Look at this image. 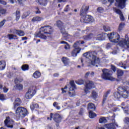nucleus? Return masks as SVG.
Here are the masks:
<instances>
[{
  "instance_id": "nucleus-1",
  "label": "nucleus",
  "mask_w": 129,
  "mask_h": 129,
  "mask_svg": "<svg viewBox=\"0 0 129 129\" xmlns=\"http://www.w3.org/2000/svg\"><path fill=\"white\" fill-rule=\"evenodd\" d=\"M52 29L50 26H44L41 27L39 32L37 34L38 37L47 40V39H51L52 35Z\"/></svg>"
},
{
  "instance_id": "nucleus-2",
  "label": "nucleus",
  "mask_w": 129,
  "mask_h": 129,
  "mask_svg": "<svg viewBox=\"0 0 129 129\" xmlns=\"http://www.w3.org/2000/svg\"><path fill=\"white\" fill-rule=\"evenodd\" d=\"M83 56L87 58V63H89L90 65L95 66V64L100 63V59L96 58V52L94 51L86 52L83 54Z\"/></svg>"
},
{
  "instance_id": "nucleus-3",
  "label": "nucleus",
  "mask_w": 129,
  "mask_h": 129,
  "mask_svg": "<svg viewBox=\"0 0 129 129\" xmlns=\"http://www.w3.org/2000/svg\"><path fill=\"white\" fill-rule=\"evenodd\" d=\"M106 36L109 38V40L110 42H112V43H118V45L120 47H121L120 43H121L122 40H126L128 38L127 36H125V38H120V36L116 32H113L110 34H106Z\"/></svg>"
},
{
  "instance_id": "nucleus-4",
  "label": "nucleus",
  "mask_w": 129,
  "mask_h": 129,
  "mask_svg": "<svg viewBox=\"0 0 129 129\" xmlns=\"http://www.w3.org/2000/svg\"><path fill=\"white\" fill-rule=\"evenodd\" d=\"M28 114V110L23 107H18L16 110V118H23Z\"/></svg>"
},
{
  "instance_id": "nucleus-5",
  "label": "nucleus",
  "mask_w": 129,
  "mask_h": 129,
  "mask_svg": "<svg viewBox=\"0 0 129 129\" xmlns=\"http://www.w3.org/2000/svg\"><path fill=\"white\" fill-rule=\"evenodd\" d=\"M105 37H106V33H102L96 34L95 35L93 34H90L89 35L85 36L84 37V40H90L91 38H95L96 40L98 41H101L102 40H104L105 39Z\"/></svg>"
},
{
  "instance_id": "nucleus-6",
  "label": "nucleus",
  "mask_w": 129,
  "mask_h": 129,
  "mask_svg": "<svg viewBox=\"0 0 129 129\" xmlns=\"http://www.w3.org/2000/svg\"><path fill=\"white\" fill-rule=\"evenodd\" d=\"M83 44H84V41H79L74 44L73 47L75 49L72 52V56H73V57H76V56H77V54H79V53H80L81 48L79 47V46L80 45H83Z\"/></svg>"
},
{
  "instance_id": "nucleus-7",
  "label": "nucleus",
  "mask_w": 129,
  "mask_h": 129,
  "mask_svg": "<svg viewBox=\"0 0 129 129\" xmlns=\"http://www.w3.org/2000/svg\"><path fill=\"white\" fill-rule=\"evenodd\" d=\"M103 74L102 75V78L104 80H111V81L114 80L111 76L112 75V72L109 70L104 69L102 70Z\"/></svg>"
},
{
  "instance_id": "nucleus-8",
  "label": "nucleus",
  "mask_w": 129,
  "mask_h": 129,
  "mask_svg": "<svg viewBox=\"0 0 129 129\" xmlns=\"http://www.w3.org/2000/svg\"><path fill=\"white\" fill-rule=\"evenodd\" d=\"M127 0H115V6L119 9H124L125 8V4ZM115 0H108L110 3V5H112L114 3Z\"/></svg>"
},
{
  "instance_id": "nucleus-9",
  "label": "nucleus",
  "mask_w": 129,
  "mask_h": 129,
  "mask_svg": "<svg viewBox=\"0 0 129 129\" xmlns=\"http://www.w3.org/2000/svg\"><path fill=\"white\" fill-rule=\"evenodd\" d=\"M71 87L70 88V91L69 92V94L71 97H74L75 95H76V93H75V89H76V85H75V83H74V81H71L70 82Z\"/></svg>"
},
{
  "instance_id": "nucleus-10",
  "label": "nucleus",
  "mask_w": 129,
  "mask_h": 129,
  "mask_svg": "<svg viewBox=\"0 0 129 129\" xmlns=\"http://www.w3.org/2000/svg\"><path fill=\"white\" fill-rule=\"evenodd\" d=\"M81 23H93L94 18L92 16L89 15L82 16L81 18Z\"/></svg>"
},
{
  "instance_id": "nucleus-11",
  "label": "nucleus",
  "mask_w": 129,
  "mask_h": 129,
  "mask_svg": "<svg viewBox=\"0 0 129 129\" xmlns=\"http://www.w3.org/2000/svg\"><path fill=\"white\" fill-rule=\"evenodd\" d=\"M92 88H94V84H93L92 81H86L84 89L85 93H89V90H90V89H92Z\"/></svg>"
},
{
  "instance_id": "nucleus-12",
  "label": "nucleus",
  "mask_w": 129,
  "mask_h": 129,
  "mask_svg": "<svg viewBox=\"0 0 129 129\" xmlns=\"http://www.w3.org/2000/svg\"><path fill=\"white\" fill-rule=\"evenodd\" d=\"M119 91L120 92H123L122 95V97L123 98H127L129 94V88L128 87H124L123 88L121 87H119Z\"/></svg>"
},
{
  "instance_id": "nucleus-13",
  "label": "nucleus",
  "mask_w": 129,
  "mask_h": 129,
  "mask_svg": "<svg viewBox=\"0 0 129 129\" xmlns=\"http://www.w3.org/2000/svg\"><path fill=\"white\" fill-rule=\"evenodd\" d=\"M35 93H36L35 88H30L25 95V97L27 99H31L35 95Z\"/></svg>"
},
{
  "instance_id": "nucleus-14",
  "label": "nucleus",
  "mask_w": 129,
  "mask_h": 129,
  "mask_svg": "<svg viewBox=\"0 0 129 129\" xmlns=\"http://www.w3.org/2000/svg\"><path fill=\"white\" fill-rule=\"evenodd\" d=\"M121 48L123 49H129V38H126V39H123L120 43Z\"/></svg>"
},
{
  "instance_id": "nucleus-15",
  "label": "nucleus",
  "mask_w": 129,
  "mask_h": 129,
  "mask_svg": "<svg viewBox=\"0 0 129 129\" xmlns=\"http://www.w3.org/2000/svg\"><path fill=\"white\" fill-rule=\"evenodd\" d=\"M113 10L115 13H116L117 15H119V19L121 22H124L125 21V18H124V16L120 10L116 8H113Z\"/></svg>"
},
{
  "instance_id": "nucleus-16",
  "label": "nucleus",
  "mask_w": 129,
  "mask_h": 129,
  "mask_svg": "<svg viewBox=\"0 0 129 129\" xmlns=\"http://www.w3.org/2000/svg\"><path fill=\"white\" fill-rule=\"evenodd\" d=\"M5 124L7 127L12 128L13 124H14V121L11 119L10 117H7L6 120H5Z\"/></svg>"
},
{
  "instance_id": "nucleus-17",
  "label": "nucleus",
  "mask_w": 129,
  "mask_h": 129,
  "mask_svg": "<svg viewBox=\"0 0 129 129\" xmlns=\"http://www.w3.org/2000/svg\"><path fill=\"white\" fill-rule=\"evenodd\" d=\"M105 127L107 129H115V127L118 126V125H117V123L115 122V121H113V123H107L104 125Z\"/></svg>"
},
{
  "instance_id": "nucleus-18",
  "label": "nucleus",
  "mask_w": 129,
  "mask_h": 129,
  "mask_svg": "<svg viewBox=\"0 0 129 129\" xmlns=\"http://www.w3.org/2000/svg\"><path fill=\"white\" fill-rule=\"evenodd\" d=\"M119 89V87L118 88V92H115L113 94L115 100L119 99L120 97H122V93H123V92H120Z\"/></svg>"
},
{
  "instance_id": "nucleus-19",
  "label": "nucleus",
  "mask_w": 129,
  "mask_h": 129,
  "mask_svg": "<svg viewBox=\"0 0 129 129\" xmlns=\"http://www.w3.org/2000/svg\"><path fill=\"white\" fill-rule=\"evenodd\" d=\"M52 117L53 118V120L57 123H59V122L61 121V119H62V117L60 114L58 113L54 114Z\"/></svg>"
},
{
  "instance_id": "nucleus-20",
  "label": "nucleus",
  "mask_w": 129,
  "mask_h": 129,
  "mask_svg": "<svg viewBox=\"0 0 129 129\" xmlns=\"http://www.w3.org/2000/svg\"><path fill=\"white\" fill-rule=\"evenodd\" d=\"M88 10H89L88 6H83L80 11L81 15L83 16V15H85L88 12Z\"/></svg>"
},
{
  "instance_id": "nucleus-21",
  "label": "nucleus",
  "mask_w": 129,
  "mask_h": 129,
  "mask_svg": "<svg viewBox=\"0 0 129 129\" xmlns=\"http://www.w3.org/2000/svg\"><path fill=\"white\" fill-rule=\"evenodd\" d=\"M13 34H16V35H19L20 37H23L25 36V32L22 30H18L17 29H15L13 32Z\"/></svg>"
},
{
  "instance_id": "nucleus-22",
  "label": "nucleus",
  "mask_w": 129,
  "mask_h": 129,
  "mask_svg": "<svg viewBox=\"0 0 129 129\" xmlns=\"http://www.w3.org/2000/svg\"><path fill=\"white\" fill-rule=\"evenodd\" d=\"M121 108L122 109H124V112L125 113H126L127 114H129V108H128V106H125L124 107V108L123 107V106H124V105H125V104L124 103H122L121 104Z\"/></svg>"
},
{
  "instance_id": "nucleus-23",
  "label": "nucleus",
  "mask_w": 129,
  "mask_h": 129,
  "mask_svg": "<svg viewBox=\"0 0 129 129\" xmlns=\"http://www.w3.org/2000/svg\"><path fill=\"white\" fill-rule=\"evenodd\" d=\"M21 102H22L21 101V99H20V98L16 99L14 103V108L18 107V106H20V105H21Z\"/></svg>"
},
{
  "instance_id": "nucleus-24",
  "label": "nucleus",
  "mask_w": 129,
  "mask_h": 129,
  "mask_svg": "<svg viewBox=\"0 0 129 129\" xmlns=\"http://www.w3.org/2000/svg\"><path fill=\"white\" fill-rule=\"evenodd\" d=\"M41 21H43V18L39 16H36L33 18L32 20V22H41Z\"/></svg>"
},
{
  "instance_id": "nucleus-25",
  "label": "nucleus",
  "mask_w": 129,
  "mask_h": 129,
  "mask_svg": "<svg viewBox=\"0 0 129 129\" xmlns=\"http://www.w3.org/2000/svg\"><path fill=\"white\" fill-rule=\"evenodd\" d=\"M38 3L41 6L43 7H46L48 1L47 0H38Z\"/></svg>"
},
{
  "instance_id": "nucleus-26",
  "label": "nucleus",
  "mask_w": 129,
  "mask_h": 129,
  "mask_svg": "<svg viewBox=\"0 0 129 129\" xmlns=\"http://www.w3.org/2000/svg\"><path fill=\"white\" fill-rule=\"evenodd\" d=\"M6 68V61L2 60L0 61V70H4Z\"/></svg>"
},
{
  "instance_id": "nucleus-27",
  "label": "nucleus",
  "mask_w": 129,
  "mask_h": 129,
  "mask_svg": "<svg viewBox=\"0 0 129 129\" xmlns=\"http://www.w3.org/2000/svg\"><path fill=\"white\" fill-rule=\"evenodd\" d=\"M7 14V10L0 6V17L3 15H6Z\"/></svg>"
},
{
  "instance_id": "nucleus-28",
  "label": "nucleus",
  "mask_w": 129,
  "mask_h": 129,
  "mask_svg": "<svg viewBox=\"0 0 129 129\" xmlns=\"http://www.w3.org/2000/svg\"><path fill=\"white\" fill-rule=\"evenodd\" d=\"M88 109H92L93 110H95V105L92 103H89L88 105Z\"/></svg>"
},
{
  "instance_id": "nucleus-29",
  "label": "nucleus",
  "mask_w": 129,
  "mask_h": 129,
  "mask_svg": "<svg viewBox=\"0 0 129 129\" xmlns=\"http://www.w3.org/2000/svg\"><path fill=\"white\" fill-rule=\"evenodd\" d=\"M89 116L90 118H94V117H96V114L93 111H90L89 112Z\"/></svg>"
},
{
  "instance_id": "nucleus-30",
  "label": "nucleus",
  "mask_w": 129,
  "mask_h": 129,
  "mask_svg": "<svg viewBox=\"0 0 129 129\" xmlns=\"http://www.w3.org/2000/svg\"><path fill=\"white\" fill-rule=\"evenodd\" d=\"M33 76L34 78H39L41 76V73H40V72L36 71L33 74Z\"/></svg>"
},
{
  "instance_id": "nucleus-31",
  "label": "nucleus",
  "mask_w": 129,
  "mask_h": 129,
  "mask_svg": "<svg viewBox=\"0 0 129 129\" xmlns=\"http://www.w3.org/2000/svg\"><path fill=\"white\" fill-rule=\"evenodd\" d=\"M125 25V24H124V23H120L118 28V31H119V32H120V31H122V29L124 28Z\"/></svg>"
},
{
  "instance_id": "nucleus-32",
  "label": "nucleus",
  "mask_w": 129,
  "mask_h": 129,
  "mask_svg": "<svg viewBox=\"0 0 129 129\" xmlns=\"http://www.w3.org/2000/svg\"><path fill=\"white\" fill-rule=\"evenodd\" d=\"M16 21H19L21 17V12L20 11L17 10L16 11Z\"/></svg>"
},
{
  "instance_id": "nucleus-33",
  "label": "nucleus",
  "mask_w": 129,
  "mask_h": 129,
  "mask_svg": "<svg viewBox=\"0 0 129 129\" xmlns=\"http://www.w3.org/2000/svg\"><path fill=\"white\" fill-rule=\"evenodd\" d=\"M109 93V92H107L103 97L102 104H104L106 101L107 98V95Z\"/></svg>"
},
{
  "instance_id": "nucleus-34",
  "label": "nucleus",
  "mask_w": 129,
  "mask_h": 129,
  "mask_svg": "<svg viewBox=\"0 0 129 129\" xmlns=\"http://www.w3.org/2000/svg\"><path fill=\"white\" fill-rule=\"evenodd\" d=\"M63 25H64V23H63L61 21L58 20L56 22V26L57 27H58V28H59V29H61V28H62V26H63Z\"/></svg>"
},
{
  "instance_id": "nucleus-35",
  "label": "nucleus",
  "mask_w": 129,
  "mask_h": 129,
  "mask_svg": "<svg viewBox=\"0 0 129 129\" xmlns=\"http://www.w3.org/2000/svg\"><path fill=\"white\" fill-rule=\"evenodd\" d=\"M98 96V95L97 94V92L95 91H93L92 92V97L95 99V98H97V97Z\"/></svg>"
},
{
  "instance_id": "nucleus-36",
  "label": "nucleus",
  "mask_w": 129,
  "mask_h": 129,
  "mask_svg": "<svg viewBox=\"0 0 129 129\" xmlns=\"http://www.w3.org/2000/svg\"><path fill=\"white\" fill-rule=\"evenodd\" d=\"M21 69L23 71H27V70H29V66L28 64H24L22 66Z\"/></svg>"
},
{
  "instance_id": "nucleus-37",
  "label": "nucleus",
  "mask_w": 129,
  "mask_h": 129,
  "mask_svg": "<svg viewBox=\"0 0 129 129\" xmlns=\"http://www.w3.org/2000/svg\"><path fill=\"white\" fill-rule=\"evenodd\" d=\"M15 89H17L18 90H22L23 89V85L22 84H17L15 86Z\"/></svg>"
},
{
  "instance_id": "nucleus-38",
  "label": "nucleus",
  "mask_w": 129,
  "mask_h": 129,
  "mask_svg": "<svg viewBox=\"0 0 129 129\" xmlns=\"http://www.w3.org/2000/svg\"><path fill=\"white\" fill-rule=\"evenodd\" d=\"M100 123H105V122H107V120L105 117H101L99 119Z\"/></svg>"
},
{
  "instance_id": "nucleus-39",
  "label": "nucleus",
  "mask_w": 129,
  "mask_h": 129,
  "mask_svg": "<svg viewBox=\"0 0 129 129\" xmlns=\"http://www.w3.org/2000/svg\"><path fill=\"white\" fill-rule=\"evenodd\" d=\"M103 29L105 31V32H108L110 31V27L108 25H104L103 27Z\"/></svg>"
},
{
  "instance_id": "nucleus-40",
  "label": "nucleus",
  "mask_w": 129,
  "mask_h": 129,
  "mask_svg": "<svg viewBox=\"0 0 129 129\" xmlns=\"http://www.w3.org/2000/svg\"><path fill=\"white\" fill-rule=\"evenodd\" d=\"M8 38L9 40H13V39H18V36L13 34L8 35Z\"/></svg>"
},
{
  "instance_id": "nucleus-41",
  "label": "nucleus",
  "mask_w": 129,
  "mask_h": 129,
  "mask_svg": "<svg viewBox=\"0 0 129 129\" xmlns=\"http://www.w3.org/2000/svg\"><path fill=\"white\" fill-rule=\"evenodd\" d=\"M53 105L57 110H60V109H61V107H60V106H58V103H57V102H54Z\"/></svg>"
},
{
  "instance_id": "nucleus-42",
  "label": "nucleus",
  "mask_w": 129,
  "mask_h": 129,
  "mask_svg": "<svg viewBox=\"0 0 129 129\" xmlns=\"http://www.w3.org/2000/svg\"><path fill=\"white\" fill-rule=\"evenodd\" d=\"M30 108L33 110L34 108H39V105L38 104H32L30 105Z\"/></svg>"
},
{
  "instance_id": "nucleus-43",
  "label": "nucleus",
  "mask_w": 129,
  "mask_h": 129,
  "mask_svg": "<svg viewBox=\"0 0 129 129\" xmlns=\"http://www.w3.org/2000/svg\"><path fill=\"white\" fill-rule=\"evenodd\" d=\"M117 75L118 77H119L120 76H122V75H123V72L121 70H117Z\"/></svg>"
},
{
  "instance_id": "nucleus-44",
  "label": "nucleus",
  "mask_w": 129,
  "mask_h": 129,
  "mask_svg": "<svg viewBox=\"0 0 129 129\" xmlns=\"http://www.w3.org/2000/svg\"><path fill=\"white\" fill-rule=\"evenodd\" d=\"M76 83L78 85H82L84 83V81L82 79H80L76 81Z\"/></svg>"
},
{
  "instance_id": "nucleus-45",
  "label": "nucleus",
  "mask_w": 129,
  "mask_h": 129,
  "mask_svg": "<svg viewBox=\"0 0 129 129\" xmlns=\"http://www.w3.org/2000/svg\"><path fill=\"white\" fill-rule=\"evenodd\" d=\"M6 99H7L6 98L5 95H4V94H3L0 93V100H1L2 101H4V100H6Z\"/></svg>"
},
{
  "instance_id": "nucleus-46",
  "label": "nucleus",
  "mask_w": 129,
  "mask_h": 129,
  "mask_svg": "<svg viewBox=\"0 0 129 129\" xmlns=\"http://www.w3.org/2000/svg\"><path fill=\"white\" fill-rule=\"evenodd\" d=\"M104 12V9L102 7H99L97 9V12L98 13H103Z\"/></svg>"
},
{
  "instance_id": "nucleus-47",
  "label": "nucleus",
  "mask_w": 129,
  "mask_h": 129,
  "mask_svg": "<svg viewBox=\"0 0 129 129\" xmlns=\"http://www.w3.org/2000/svg\"><path fill=\"white\" fill-rule=\"evenodd\" d=\"M65 2V0H54L53 2V4L56 5V4H58V3H62Z\"/></svg>"
},
{
  "instance_id": "nucleus-48",
  "label": "nucleus",
  "mask_w": 129,
  "mask_h": 129,
  "mask_svg": "<svg viewBox=\"0 0 129 129\" xmlns=\"http://www.w3.org/2000/svg\"><path fill=\"white\" fill-rule=\"evenodd\" d=\"M119 66L123 68V69H126V67H125V64H124L122 62L119 63Z\"/></svg>"
},
{
  "instance_id": "nucleus-49",
  "label": "nucleus",
  "mask_w": 129,
  "mask_h": 129,
  "mask_svg": "<svg viewBox=\"0 0 129 129\" xmlns=\"http://www.w3.org/2000/svg\"><path fill=\"white\" fill-rule=\"evenodd\" d=\"M69 49H70V45L67 42H65V49L69 50Z\"/></svg>"
},
{
  "instance_id": "nucleus-50",
  "label": "nucleus",
  "mask_w": 129,
  "mask_h": 129,
  "mask_svg": "<svg viewBox=\"0 0 129 129\" xmlns=\"http://www.w3.org/2000/svg\"><path fill=\"white\" fill-rule=\"evenodd\" d=\"M28 16H29V15H28V13L25 12L22 15V19H26V18H27V17H28Z\"/></svg>"
},
{
  "instance_id": "nucleus-51",
  "label": "nucleus",
  "mask_w": 129,
  "mask_h": 129,
  "mask_svg": "<svg viewBox=\"0 0 129 129\" xmlns=\"http://www.w3.org/2000/svg\"><path fill=\"white\" fill-rule=\"evenodd\" d=\"M18 4L22 5L23 4H25L26 3V0H18L17 1Z\"/></svg>"
},
{
  "instance_id": "nucleus-52",
  "label": "nucleus",
  "mask_w": 129,
  "mask_h": 129,
  "mask_svg": "<svg viewBox=\"0 0 129 129\" xmlns=\"http://www.w3.org/2000/svg\"><path fill=\"white\" fill-rule=\"evenodd\" d=\"M5 23H6V20L5 19L0 22V28H2L5 25Z\"/></svg>"
},
{
  "instance_id": "nucleus-53",
  "label": "nucleus",
  "mask_w": 129,
  "mask_h": 129,
  "mask_svg": "<svg viewBox=\"0 0 129 129\" xmlns=\"http://www.w3.org/2000/svg\"><path fill=\"white\" fill-rule=\"evenodd\" d=\"M50 115V117H48L47 119L48 120H52V118H53V116L54 115V114H53V113H51Z\"/></svg>"
},
{
  "instance_id": "nucleus-54",
  "label": "nucleus",
  "mask_w": 129,
  "mask_h": 129,
  "mask_svg": "<svg viewBox=\"0 0 129 129\" xmlns=\"http://www.w3.org/2000/svg\"><path fill=\"white\" fill-rule=\"evenodd\" d=\"M8 91H9V88H7L6 87H4L3 88V92L5 93H7V92H8Z\"/></svg>"
},
{
  "instance_id": "nucleus-55",
  "label": "nucleus",
  "mask_w": 129,
  "mask_h": 129,
  "mask_svg": "<svg viewBox=\"0 0 129 129\" xmlns=\"http://www.w3.org/2000/svg\"><path fill=\"white\" fill-rule=\"evenodd\" d=\"M66 66H68V65H69V63L70 61H69V59H67L66 57Z\"/></svg>"
},
{
  "instance_id": "nucleus-56",
  "label": "nucleus",
  "mask_w": 129,
  "mask_h": 129,
  "mask_svg": "<svg viewBox=\"0 0 129 129\" xmlns=\"http://www.w3.org/2000/svg\"><path fill=\"white\" fill-rule=\"evenodd\" d=\"M111 69L113 70V72H115V71H116V69L115 68V67L113 66H111Z\"/></svg>"
},
{
  "instance_id": "nucleus-57",
  "label": "nucleus",
  "mask_w": 129,
  "mask_h": 129,
  "mask_svg": "<svg viewBox=\"0 0 129 129\" xmlns=\"http://www.w3.org/2000/svg\"><path fill=\"white\" fill-rule=\"evenodd\" d=\"M68 11H70V7H69V5H67L66 6L65 12H68Z\"/></svg>"
},
{
  "instance_id": "nucleus-58",
  "label": "nucleus",
  "mask_w": 129,
  "mask_h": 129,
  "mask_svg": "<svg viewBox=\"0 0 129 129\" xmlns=\"http://www.w3.org/2000/svg\"><path fill=\"white\" fill-rule=\"evenodd\" d=\"M65 37L66 39H69V38H71V36H70V35H69L68 33H66Z\"/></svg>"
},
{
  "instance_id": "nucleus-59",
  "label": "nucleus",
  "mask_w": 129,
  "mask_h": 129,
  "mask_svg": "<svg viewBox=\"0 0 129 129\" xmlns=\"http://www.w3.org/2000/svg\"><path fill=\"white\" fill-rule=\"evenodd\" d=\"M110 47H111V44H110V43H108L106 46L107 49H109Z\"/></svg>"
},
{
  "instance_id": "nucleus-60",
  "label": "nucleus",
  "mask_w": 129,
  "mask_h": 129,
  "mask_svg": "<svg viewBox=\"0 0 129 129\" xmlns=\"http://www.w3.org/2000/svg\"><path fill=\"white\" fill-rule=\"evenodd\" d=\"M36 10L37 11L36 12V14H41V11L39 10V8H36Z\"/></svg>"
},
{
  "instance_id": "nucleus-61",
  "label": "nucleus",
  "mask_w": 129,
  "mask_h": 129,
  "mask_svg": "<svg viewBox=\"0 0 129 129\" xmlns=\"http://www.w3.org/2000/svg\"><path fill=\"white\" fill-rule=\"evenodd\" d=\"M90 73L88 72L85 75V77H88V76H89Z\"/></svg>"
},
{
  "instance_id": "nucleus-62",
  "label": "nucleus",
  "mask_w": 129,
  "mask_h": 129,
  "mask_svg": "<svg viewBox=\"0 0 129 129\" xmlns=\"http://www.w3.org/2000/svg\"><path fill=\"white\" fill-rule=\"evenodd\" d=\"M27 39H28V38L25 37H22V40H23V41H25V40H27Z\"/></svg>"
},
{
  "instance_id": "nucleus-63",
  "label": "nucleus",
  "mask_w": 129,
  "mask_h": 129,
  "mask_svg": "<svg viewBox=\"0 0 129 129\" xmlns=\"http://www.w3.org/2000/svg\"><path fill=\"white\" fill-rule=\"evenodd\" d=\"M116 53H117L116 50H114L112 52V54H113V55H115V54H116Z\"/></svg>"
},
{
  "instance_id": "nucleus-64",
  "label": "nucleus",
  "mask_w": 129,
  "mask_h": 129,
  "mask_svg": "<svg viewBox=\"0 0 129 129\" xmlns=\"http://www.w3.org/2000/svg\"><path fill=\"white\" fill-rule=\"evenodd\" d=\"M1 4H2L3 5H7V3L4 1H1Z\"/></svg>"
}]
</instances>
